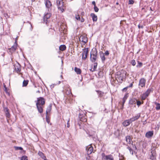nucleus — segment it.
<instances>
[{
	"mask_svg": "<svg viewBox=\"0 0 160 160\" xmlns=\"http://www.w3.org/2000/svg\"><path fill=\"white\" fill-rule=\"evenodd\" d=\"M100 57L101 58L102 61V62H104L105 60H106V58L105 56L104 53L102 51H100L99 52Z\"/></svg>",
	"mask_w": 160,
	"mask_h": 160,
	"instance_id": "obj_19",
	"label": "nucleus"
},
{
	"mask_svg": "<svg viewBox=\"0 0 160 160\" xmlns=\"http://www.w3.org/2000/svg\"><path fill=\"white\" fill-rule=\"evenodd\" d=\"M138 64L137 65L136 67L138 68H141L142 66V63L141 62H140L139 61H138Z\"/></svg>",
	"mask_w": 160,
	"mask_h": 160,
	"instance_id": "obj_36",
	"label": "nucleus"
},
{
	"mask_svg": "<svg viewBox=\"0 0 160 160\" xmlns=\"http://www.w3.org/2000/svg\"><path fill=\"white\" fill-rule=\"evenodd\" d=\"M94 9L95 12H98V11L99 9L96 6H94Z\"/></svg>",
	"mask_w": 160,
	"mask_h": 160,
	"instance_id": "obj_49",
	"label": "nucleus"
},
{
	"mask_svg": "<svg viewBox=\"0 0 160 160\" xmlns=\"http://www.w3.org/2000/svg\"><path fill=\"white\" fill-rule=\"evenodd\" d=\"M98 65V63L96 62H94L93 63V71H95L96 70V69L97 68V66Z\"/></svg>",
	"mask_w": 160,
	"mask_h": 160,
	"instance_id": "obj_39",
	"label": "nucleus"
},
{
	"mask_svg": "<svg viewBox=\"0 0 160 160\" xmlns=\"http://www.w3.org/2000/svg\"><path fill=\"white\" fill-rule=\"evenodd\" d=\"M80 21L81 22H83L84 21V19L82 17L81 18H80Z\"/></svg>",
	"mask_w": 160,
	"mask_h": 160,
	"instance_id": "obj_59",
	"label": "nucleus"
},
{
	"mask_svg": "<svg viewBox=\"0 0 160 160\" xmlns=\"http://www.w3.org/2000/svg\"><path fill=\"white\" fill-rule=\"evenodd\" d=\"M52 109V105L50 104L49 105L47 108L46 111V114H48V113H49Z\"/></svg>",
	"mask_w": 160,
	"mask_h": 160,
	"instance_id": "obj_29",
	"label": "nucleus"
},
{
	"mask_svg": "<svg viewBox=\"0 0 160 160\" xmlns=\"http://www.w3.org/2000/svg\"><path fill=\"white\" fill-rule=\"evenodd\" d=\"M128 121H129V122L130 124L132 122V120L131 118L129 119H128Z\"/></svg>",
	"mask_w": 160,
	"mask_h": 160,
	"instance_id": "obj_60",
	"label": "nucleus"
},
{
	"mask_svg": "<svg viewBox=\"0 0 160 160\" xmlns=\"http://www.w3.org/2000/svg\"><path fill=\"white\" fill-rule=\"evenodd\" d=\"M56 85V84H53L50 86V87L51 88H53L55 85Z\"/></svg>",
	"mask_w": 160,
	"mask_h": 160,
	"instance_id": "obj_61",
	"label": "nucleus"
},
{
	"mask_svg": "<svg viewBox=\"0 0 160 160\" xmlns=\"http://www.w3.org/2000/svg\"><path fill=\"white\" fill-rule=\"evenodd\" d=\"M78 120V122L77 124H75V127L76 128L81 129L82 122H84L87 121V116L82 111H81L79 113Z\"/></svg>",
	"mask_w": 160,
	"mask_h": 160,
	"instance_id": "obj_1",
	"label": "nucleus"
},
{
	"mask_svg": "<svg viewBox=\"0 0 160 160\" xmlns=\"http://www.w3.org/2000/svg\"><path fill=\"white\" fill-rule=\"evenodd\" d=\"M105 154L104 153H102V159H105V158H106V156Z\"/></svg>",
	"mask_w": 160,
	"mask_h": 160,
	"instance_id": "obj_54",
	"label": "nucleus"
},
{
	"mask_svg": "<svg viewBox=\"0 0 160 160\" xmlns=\"http://www.w3.org/2000/svg\"><path fill=\"white\" fill-rule=\"evenodd\" d=\"M141 116V114L140 113H138L136 116L133 117L136 120L138 119Z\"/></svg>",
	"mask_w": 160,
	"mask_h": 160,
	"instance_id": "obj_40",
	"label": "nucleus"
},
{
	"mask_svg": "<svg viewBox=\"0 0 160 160\" xmlns=\"http://www.w3.org/2000/svg\"><path fill=\"white\" fill-rule=\"evenodd\" d=\"M153 131H149L147 132L145 134V137L148 138H152L153 135Z\"/></svg>",
	"mask_w": 160,
	"mask_h": 160,
	"instance_id": "obj_15",
	"label": "nucleus"
},
{
	"mask_svg": "<svg viewBox=\"0 0 160 160\" xmlns=\"http://www.w3.org/2000/svg\"><path fill=\"white\" fill-rule=\"evenodd\" d=\"M128 89V87H126L122 89V92H125L127 91Z\"/></svg>",
	"mask_w": 160,
	"mask_h": 160,
	"instance_id": "obj_52",
	"label": "nucleus"
},
{
	"mask_svg": "<svg viewBox=\"0 0 160 160\" xmlns=\"http://www.w3.org/2000/svg\"><path fill=\"white\" fill-rule=\"evenodd\" d=\"M75 18L78 20L80 21V17L79 15H76Z\"/></svg>",
	"mask_w": 160,
	"mask_h": 160,
	"instance_id": "obj_50",
	"label": "nucleus"
},
{
	"mask_svg": "<svg viewBox=\"0 0 160 160\" xmlns=\"http://www.w3.org/2000/svg\"><path fill=\"white\" fill-rule=\"evenodd\" d=\"M4 17L6 18L7 19L8 18H9V16L8 15V14L7 13H4Z\"/></svg>",
	"mask_w": 160,
	"mask_h": 160,
	"instance_id": "obj_56",
	"label": "nucleus"
},
{
	"mask_svg": "<svg viewBox=\"0 0 160 160\" xmlns=\"http://www.w3.org/2000/svg\"><path fill=\"white\" fill-rule=\"evenodd\" d=\"M83 51L82 54V59L83 60H85L87 58L88 54V48H84L83 49Z\"/></svg>",
	"mask_w": 160,
	"mask_h": 160,
	"instance_id": "obj_9",
	"label": "nucleus"
},
{
	"mask_svg": "<svg viewBox=\"0 0 160 160\" xmlns=\"http://www.w3.org/2000/svg\"><path fill=\"white\" fill-rule=\"evenodd\" d=\"M148 97V96H146V94L144 93L141 97L142 99V100H144Z\"/></svg>",
	"mask_w": 160,
	"mask_h": 160,
	"instance_id": "obj_42",
	"label": "nucleus"
},
{
	"mask_svg": "<svg viewBox=\"0 0 160 160\" xmlns=\"http://www.w3.org/2000/svg\"><path fill=\"white\" fill-rule=\"evenodd\" d=\"M28 82V80H24L23 82L22 86L23 87L26 86Z\"/></svg>",
	"mask_w": 160,
	"mask_h": 160,
	"instance_id": "obj_35",
	"label": "nucleus"
},
{
	"mask_svg": "<svg viewBox=\"0 0 160 160\" xmlns=\"http://www.w3.org/2000/svg\"><path fill=\"white\" fill-rule=\"evenodd\" d=\"M63 0H57V3L58 9L62 12H64L66 9V4L63 1Z\"/></svg>",
	"mask_w": 160,
	"mask_h": 160,
	"instance_id": "obj_2",
	"label": "nucleus"
},
{
	"mask_svg": "<svg viewBox=\"0 0 160 160\" xmlns=\"http://www.w3.org/2000/svg\"><path fill=\"white\" fill-rule=\"evenodd\" d=\"M137 102V99L135 98H130L128 104L130 107H134L135 108L136 107V103Z\"/></svg>",
	"mask_w": 160,
	"mask_h": 160,
	"instance_id": "obj_6",
	"label": "nucleus"
},
{
	"mask_svg": "<svg viewBox=\"0 0 160 160\" xmlns=\"http://www.w3.org/2000/svg\"><path fill=\"white\" fill-rule=\"evenodd\" d=\"M125 138L126 141L128 143L130 144L131 141H132V139L131 138V136L129 135L127 136Z\"/></svg>",
	"mask_w": 160,
	"mask_h": 160,
	"instance_id": "obj_27",
	"label": "nucleus"
},
{
	"mask_svg": "<svg viewBox=\"0 0 160 160\" xmlns=\"http://www.w3.org/2000/svg\"><path fill=\"white\" fill-rule=\"evenodd\" d=\"M90 16L92 18L93 22H95L97 21V17L94 13H91Z\"/></svg>",
	"mask_w": 160,
	"mask_h": 160,
	"instance_id": "obj_22",
	"label": "nucleus"
},
{
	"mask_svg": "<svg viewBox=\"0 0 160 160\" xmlns=\"http://www.w3.org/2000/svg\"><path fill=\"white\" fill-rule=\"evenodd\" d=\"M151 155L150 156V158L152 160H155L156 158V153L155 150H152L151 152Z\"/></svg>",
	"mask_w": 160,
	"mask_h": 160,
	"instance_id": "obj_13",
	"label": "nucleus"
},
{
	"mask_svg": "<svg viewBox=\"0 0 160 160\" xmlns=\"http://www.w3.org/2000/svg\"><path fill=\"white\" fill-rule=\"evenodd\" d=\"M130 63L133 66H135L136 65V62L135 61L134 59L132 60L130 62Z\"/></svg>",
	"mask_w": 160,
	"mask_h": 160,
	"instance_id": "obj_44",
	"label": "nucleus"
},
{
	"mask_svg": "<svg viewBox=\"0 0 160 160\" xmlns=\"http://www.w3.org/2000/svg\"><path fill=\"white\" fill-rule=\"evenodd\" d=\"M123 108H124V105H123V104H122V106L121 107L120 109L121 110H123Z\"/></svg>",
	"mask_w": 160,
	"mask_h": 160,
	"instance_id": "obj_63",
	"label": "nucleus"
},
{
	"mask_svg": "<svg viewBox=\"0 0 160 160\" xmlns=\"http://www.w3.org/2000/svg\"><path fill=\"white\" fill-rule=\"evenodd\" d=\"M74 71L78 74H80L81 73L82 71L81 69L77 67L75 68Z\"/></svg>",
	"mask_w": 160,
	"mask_h": 160,
	"instance_id": "obj_31",
	"label": "nucleus"
},
{
	"mask_svg": "<svg viewBox=\"0 0 160 160\" xmlns=\"http://www.w3.org/2000/svg\"><path fill=\"white\" fill-rule=\"evenodd\" d=\"M105 159L106 160H114V158L112 156L111 154H110L106 156Z\"/></svg>",
	"mask_w": 160,
	"mask_h": 160,
	"instance_id": "obj_26",
	"label": "nucleus"
},
{
	"mask_svg": "<svg viewBox=\"0 0 160 160\" xmlns=\"http://www.w3.org/2000/svg\"><path fill=\"white\" fill-rule=\"evenodd\" d=\"M86 150H87V153L88 155L91 154L93 151V147L91 146L89 147H87L86 148Z\"/></svg>",
	"mask_w": 160,
	"mask_h": 160,
	"instance_id": "obj_18",
	"label": "nucleus"
},
{
	"mask_svg": "<svg viewBox=\"0 0 160 160\" xmlns=\"http://www.w3.org/2000/svg\"><path fill=\"white\" fill-rule=\"evenodd\" d=\"M119 160H125L124 157L122 155H120V154H119Z\"/></svg>",
	"mask_w": 160,
	"mask_h": 160,
	"instance_id": "obj_47",
	"label": "nucleus"
},
{
	"mask_svg": "<svg viewBox=\"0 0 160 160\" xmlns=\"http://www.w3.org/2000/svg\"><path fill=\"white\" fill-rule=\"evenodd\" d=\"M18 45L17 41H15L13 45L11 48L8 49V52L10 54H12L13 52H15L17 48Z\"/></svg>",
	"mask_w": 160,
	"mask_h": 160,
	"instance_id": "obj_5",
	"label": "nucleus"
},
{
	"mask_svg": "<svg viewBox=\"0 0 160 160\" xmlns=\"http://www.w3.org/2000/svg\"><path fill=\"white\" fill-rule=\"evenodd\" d=\"M69 121H70V119H69L67 123V127L68 128H69L70 126V123H69Z\"/></svg>",
	"mask_w": 160,
	"mask_h": 160,
	"instance_id": "obj_57",
	"label": "nucleus"
},
{
	"mask_svg": "<svg viewBox=\"0 0 160 160\" xmlns=\"http://www.w3.org/2000/svg\"><path fill=\"white\" fill-rule=\"evenodd\" d=\"M97 58V55H92L90 53V59L92 62H94L96 60Z\"/></svg>",
	"mask_w": 160,
	"mask_h": 160,
	"instance_id": "obj_20",
	"label": "nucleus"
},
{
	"mask_svg": "<svg viewBox=\"0 0 160 160\" xmlns=\"http://www.w3.org/2000/svg\"><path fill=\"white\" fill-rule=\"evenodd\" d=\"M114 134H115L118 137L120 136V130L119 129H118L116 131H115L114 133Z\"/></svg>",
	"mask_w": 160,
	"mask_h": 160,
	"instance_id": "obj_38",
	"label": "nucleus"
},
{
	"mask_svg": "<svg viewBox=\"0 0 160 160\" xmlns=\"http://www.w3.org/2000/svg\"><path fill=\"white\" fill-rule=\"evenodd\" d=\"M66 47L64 45H61L59 47V49L60 51H63L66 49Z\"/></svg>",
	"mask_w": 160,
	"mask_h": 160,
	"instance_id": "obj_32",
	"label": "nucleus"
},
{
	"mask_svg": "<svg viewBox=\"0 0 160 160\" xmlns=\"http://www.w3.org/2000/svg\"><path fill=\"white\" fill-rule=\"evenodd\" d=\"M132 147L133 148V150L135 151L136 152L137 151V147L135 144H133V143H132Z\"/></svg>",
	"mask_w": 160,
	"mask_h": 160,
	"instance_id": "obj_48",
	"label": "nucleus"
},
{
	"mask_svg": "<svg viewBox=\"0 0 160 160\" xmlns=\"http://www.w3.org/2000/svg\"><path fill=\"white\" fill-rule=\"evenodd\" d=\"M92 4L93 5H94V6H96V3H95V2L94 1H93L92 2Z\"/></svg>",
	"mask_w": 160,
	"mask_h": 160,
	"instance_id": "obj_62",
	"label": "nucleus"
},
{
	"mask_svg": "<svg viewBox=\"0 0 160 160\" xmlns=\"http://www.w3.org/2000/svg\"><path fill=\"white\" fill-rule=\"evenodd\" d=\"M117 73L115 75L116 79L119 83H122L125 74L124 72L121 73L119 72H117Z\"/></svg>",
	"mask_w": 160,
	"mask_h": 160,
	"instance_id": "obj_3",
	"label": "nucleus"
},
{
	"mask_svg": "<svg viewBox=\"0 0 160 160\" xmlns=\"http://www.w3.org/2000/svg\"><path fill=\"white\" fill-rule=\"evenodd\" d=\"M156 107V109L157 110H160V104L159 103H155Z\"/></svg>",
	"mask_w": 160,
	"mask_h": 160,
	"instance_id": "obj_43",
	"label": "nucleus"
},
{
	"mask_svg": "<svg viewBox=\"0 0 160 160\" xmlns=\"http://www.w3.org/2000/svg\"><path fill=\"white\" fill-rule=\"evenodd\" d=\"M136 103L137 105L138 106V107H139L140 105L143 103V102H141L140 101L138 100H137V102H136Z\"/></svg>",
	"mask_w": 160,
	"mask_h": 160,
	"instance_id": "obj_45",
	"label": "nucleus"
},
{
	"mask_svg": "<svg viewBox=\"0 0 160 160\" xmlns=\"http://www.w3.org/2000/svg\"><path fill=\"white\" fill-rule=\"evenodd\" d=\"M90 53L92 55H98V52L97 49L95 48H93L91 51Z\"/></svg>",
	"mask_w": 160,
	"mask_h": 160,
	"instance_id": "obj_24",
	"label": "nucleus"
},
{
	"mask_svg": "<svg viewBox=\"0 0 160 160\" xmlns=\"http://www.w3.org/2000/svg\"><path fill=\"white\" fill-rule=\"evenodd\" d=\"M14 72L15 71L17 73H19L20 74H22L21 73H20L21 70V65L19 63L17 62V63L14 64Z\"/></svg>",
	"mask_w": 160,
	"mask_h": 160,
	"instance_id": "obj_7",
	"label": "nucleus"
},
{
	"mask_svg": "<svg viewBox=\"0 0 160 160\" xmlns=\"http://www.w3.org/2000/svg\"><path fill=\"white\" fill-rule=\"evenodd\" d=\"M38 155L40 156L42 158H45V156L44 153H43L42 152L39 151L38 152Z\"/></svg>",
	"mask_w": 160,
	"mask_h": 160,
	"instance_id": "obj_33",
	"label": "nucleus"
},
{
	"mask_svg": "<svg viewBox=\"0 0 160 160\" xmlns=\"http://www.w3.org/2000/svg\"><path fill=\"white\" fill-rule=\"evenodd\" d=\"M14 148L15 150H20L22 151L20 152L22 153L23 154H25L26 153V151L23 150V148L21 147L14 146Z\"/></svg>",
	"mask_w": 160,
	"mask_h": 160,
	"instance_id": "obj_17",
	"label": "nucleus"
},
{
	"mask_svg": "<svg viewBox=\"0 0 160 160\" xmlns=\"http://www.w3.org/2000/svg\"><path fill=\"white\" fill-rule=\"evenodd\" d=\"M98 78H102L103 75V73L102 71H100L98 73Z\"/></svg>",
	"mask_w": 160,
	"mask_h": 160,
	"instance_id": "obj_34",
	"label": "nucleus"
},
{
	"mask_svg": "<svg viewBox=\"0 0 160 160\" xmlns=\"http://www.w3.org/2000/svg\"><path fill=\"white\" fill-rule=\"evenodd\" d=\"M45 4L48 11H49L51 10L52 9V4L51 2L48 0H46L45 2Z\"/></svg>",
	"mask_w": 160,
	"mask_h": 160,
	"instance_id": "obj_10",
	"label": "nucleus"
},
{
	"mask_svg": "<svg viewBox=\"0 0 160 160\" xmlns=\"http://www.w3.org/2000/svg\"><path fill=\"white\" fill-rule=\"evenodd\" d=\"M96 91L98 95V98H101L103 95L104 92L100 90H96Z\"/></svg>",
	"mask_w": 160,
	"mask_h": 160,
	"instance_id": "obj_23",
	"label": "nucleus"
},
{
	"mask_svg": "<svg viewBox=\"0 0 160 160\" xmlns=\"http://www.w3.org/2000/svg\"><path fill=\"white\" fill-rule=\"evenodd\" d=\"M4 110L5 113V115L7 118H9L10 117V114L9 112V110L7 107L4 108Z\"/></svg>",
	"mask_w": 160,
	"mask_h": 160,
	"instance_id": "obj_14",
	"label": "nucleus"
},
{
	"mask_svg": "<svg viewBox=\"0 0 160 160\" xmlns=\"http://www.w3.org/2000/svg\"><path fill=\"white\" fill-rule=\"evenodd\" d=\"M84 43V44L88 42V38L86 35H81L79 38V41Z\"/></svg>",
	"mask_w": 160,
	"mask_h": 160,
	"instance_id": "obj_11",
	"label": "nucleus"
},
{
	"mask_svg": "<svg viewBox=\"0 0 160 160\" xmlns=\"http://www.w3.org/2000/svg\"><path fill=\"white\" fill-rule=\"evenodd\" d=\"M21 160H28V157L26 156H23L21 159Z\"/></svg>",
	"mask_w": 160,
	"mask_h": 160,
	"instance_id": "obj_46",
	"label": "nucleus"
},
{
	"mask_svg": "<svg viewBox=\"0 0 160 160\" xmlns=\"http://www.w3.org/2000/svg\"><path fill=\"white\" fill-rule=\"evenodd\" d=\"M122 124L123 126L126 127L129 126L130 124V123L127 119L124 121Z\"/></svg>",
	"mask_w": 160,
	"mask_h": 160,
	"instance_id": "obj_28",
	"label": "nucleus"
},
{
	"mask_svg": "<svg viewBox=\"0 0 160 160\" xmlns=\"http://www.w3.org/2000/svg\"><path fill=\"white\" fill-rule=\"evenodd\" d=\"M134 1L133 0H129V4H133Z\"/></svg>",
	"mask_w": 160,
	"mask_h": 160,
	"instance_id": "obj_53",
	"label": "nucleus"
},
{
	"mask_svg": "<svg viewBox=\"0 0 160 160\" xmlns=\"http://www.w3.org/2000/svg\"><path fill=\"white\" fill-rule=\"evenodd\" d=\"M146 80L144 78H142L139 81L138 85L142 88L144 87L145 86Z\"/></svg>",
	"mask_w": 160,
	"mask_h": 160,
	"instance_id": "obj_12",
	"label": "nucleus"
},
{
	"mask_svg": "<svg viewBox=\"0 0 160 160\" xmlns=\"http://www.w3.org/2000/svg\"><path fill=\"white\" fill-rule=\"evenodd\" d=\"M104 54L105 55H106V56H108L109 55V53L108 50H107L105 51Z\"/></svg>",
	"mask_w": 160,
	"mask_h": 160,
	"instance_id": "obj_51",
	"label": "nucleus"
},
{
	"mask_svg": "<svg viewBox=\"0 0 160 160\" xmlns=\"http://www.w3.org/2000/svg\"><path fill=\"white\" fill-rule=\"evenodd\" d=\"M138 27L139 29L140 28H143V26H142V25H141L140 24H139L138 25Z\"/></svg>",
	"mask_w": 160,
	"mask_h": 160,
	"instance_id": "obj_58",
	"label": "nucleus"
},
{
	"mask_svg": "<svg viewBox=\"0 0 160 160\" xmlns=\"http://www.w3.org/2000/svg\"><path fill=\"white\" fill-rule=\"evenodd\" d=\"M154 90V88L153 86L149 87L145 92V93L146 96H148L151 92H152Z\"/></svg>",
	"mask_w": 160,
	"mask_h": 160,
	"instance_id": "obj_16",
	"label": "nucleus"
},
{
	"mask_svg": "<svg viewBox=\"0 0 160 160\" xmlns=\"http://www.w3.org/2000/svg\"><path fill=\"white\" fill-rule=\"evenodd\" d=\"M127 146V149H128L130 153L132 154V155H133V152H134L135 153L136 152V151L133 150H132L129 146H128L127 144H125Z\"/></svg>",
	"mask_w": 160,
	"mask_h": 160,
	"instance_id": "obj_30",
	"label": "nucleus"
},
{
	"mask_svg": "<svg viewBox=\"0 0 160 160\" xmlns=\"http://www.w3.org/2000/svg\"><path fill=\"white\" fill-rule=\"evenodd\" d=\"M4 91L6 92V93H7L8 95H10V93L9 92H8V90L7 89V87L5 85H4Z\"/></svg>",
	"mask_w": 160,
	"mask_h": 160,
	"instance_id": "obj_41",
	"label": "nucleus"
},
{
	"mask_svg": "<svg viewBox=\"0 0 160 160\" xmlns=\"http://www.w3.org/2000/svg\"><path fill=\"white\" fill-rule=\"evenodd\" d=\"M46 122L48 124H49L50 122V118L48 114H46Z\"/></svg>",
	"mask_w": 160,
	"mask_h": 160,
	"instance_id": "obj_37",
	"label": "nucleus"
},
{
	"mask_svg": "<svg viewBox=\"0 0 160 160\" xmlns=\"http://www.w3.org/2000/svg\"><path fill=\"white\" fill-rule=\"evenodd\" d=\"M45 99L42 97H40L37 98V101L36 104H38V105L43 106L45 104Z\"/></svg>",
	"mask_w": 160,
	"mask_h": 160,
	"instance_id": "obj_8",
	"label": "nucleus"
},
{
	"mask_svg": "<svg viewBox=\"0 0 160 160\" xmlns=\"http://www.w3.org/2000/svg\"><path fill=\"white\" fill-rule=\"evenodd\" d=\"M128 97V93H126L124 96L122 98V104L124 105V104L127 99Z\"/></svg>",
	"mask_w": 160,
	"mask_h": 160,
	"instance_id": "obj_25",
	"label": "nucleus"
},
{
	"mask_svg": "<svg viewBox=\"0 0 160 160\" xmlns=\"http://www.w3.org/2000/svg\"><path fill=\"white\" fill-rule=\"evenodd\" d=\"M36 105L38 112L40 113H42L43 111V106L38 105V104H36Z\"/></svg>",
	"mask_w": 160,
	"mask_h": 160,
	"instance_id": "obj_21",
	"label": "nucleus"
},
{
	"mask_svg": "<svg viewBox=\"0 0 160 160\" xmlns=\"http://www.w3.org/2000/svg\"><path fill=\"white\" fill-rule=\"evenodd\" d=\"M133 83H134V82H133L132 83H131L129 85V86H127V87H128V88L132 87L133 86Z\"/></svg>",
	"mask_w": 160,
	"mask_h": 160,
	"instance_id": "obj_55",
	"label": "nucleus"
},
{
	"mask_svg": "<svg viewBox=\"0 0 160 160\" xmlns=\"http://www.w3.org/2000/svg\"><path fill=\"white\" fill-rule=\"evenodd\" d=\"M132 122L136 121V120L133 117L131 118Z\"/></svg>",
	"mask_w": 160,
	"mask_h": 160,
	"instance_id": "obj_64",
	"label": "nucleus"
},
{
	"mask_svg": "<svg viewBox=\"0 0 160 160\" xmlns=\"http://www.w3.org/2000/svg\"><path fill=\"white\" fill-rule=\"evenodd\" d=\"M51 13L50 12L47 13L45 14L43 17V23H45V24L48 25V24L49 23V20H48L51 16Z\"/></svg>",
	"mask_w": 160,
	"mask_h": 160,
	"instance_id": "obj_4",
	"label": "nucleus"
}]
</instances>
